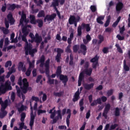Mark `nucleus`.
Masks as SVG:
<instances>
[{"instance_id": "48", "label": "nucleus", "mask_w": 130, "mask_h": 130, "mask_svg": "<svg viewBox=\"0 0 130 130\" xmlns=\"http://www.w3.org/2000/svg\"><path fill=\"white\" fill-rule=\"evenodd\" d=\"M115 47H116L117 50H118V52H120V53H121L122 52V50L121 49V48H120L119 44H116L115 45Z\"/></svg>"}, {"instance_id": "27", "label": "nucleus", "mask_w": 130, "mask_h": 130, "mask_svg": "<svg viewBox=\"0 0 130 130\" xmlns=\"http://www.w3.org/2000/svg\"><path fill=\"white\" fill-rule=\"evenodd\" d=\"M120 109L118 107H116L115 109V111H114V116L116 117H117L118 116H120Z\"/></svg>"}, {"instance_id": "38", "label": "nucleus", "mask_w": 130, "mask_h": 130, "mask_svg": "<svg viewBox=\"0 0 130 130\" xmlns=\"http://www.w3.org/2000/svg\"><path fill=\"white\" fill-rule=\"evenodd\" d=\"M79 48H80V46L79 45H75L73 47V52H74L75 53H77V52H78V51L79 50Z\"/></svg>"}, {"instance_id": "59", "label": "nucleus", "mask_w": 130, "mask_h": 130, "mask_svg": "<svg viewBox=\"0 0 130 130\" xmlns=\"http://www.w3.org/2000/svg\"><path fill=\"white\" fill-rule=\"evenodd\" d=\"M107 94L108 95V96H111V95H112V94H113V89H110L108 90Z\"/></svg>"}, {"instance_id": "3", "label": "nucleus", "mask_w": 130, "mask_h": 130, "mask_svg": "<svg viewBox=\"0 0 130 130\" xmlns=\"http://www.w3.org/2000/svg\"><path fill=\"white\" fill-rule=\"evenodd\" d=\"M25 55H30L31 57H34V54L37 52V49H32V45L29 44L28 46H25L24 47Z\"/></svg>"}, {"instance_id": "63", "label": "nucleus", "mask_w": 130, "mask_h": 130, "mask_svg": "<svg viewBox=\"0 0 130 130\" xmlns=\"http://www.w3.org/2000/svg\"><path fill=\"white\" fill-rule=\"evenodd\" d=\"M15 79H16V78L15 77V75H12L11 76L10 80H11V82H12V83H14V82H15Z\"/></svg>"}, {"instance_id": "43", "label": "nucleus", "mask_w": 130, "mask_h": 130, "mask_svg": "<svg viewBox=\"0 0 130 130\" xmlns=\"http://www.w3.org/2000/svg\"><path fill=\"white\" fill-rule=\"evenodd\" d=\"M66 113L68 114V115L67 116L66 119H70V118H71V115H72V114L71 113V109H67Z\"/></svg>"}, {"instance_id": "61", "label": "nucleus", "mask_w": 130, "mask_h": 130, "mask_svg": "<svg viewBox=\"0 0 130 130\" xmlns=\"http://www.w3.org/2000/svg\"><path fill=\"white\" fill-rule=\"evenodd\" d=\"M117 38L118 39V40H124V37L121 36L120 35H117Z\"/></svg>"}, {"instance_id": "60", "label": "nucleus", "mask_w": 130, "mask_h": 130, "mask_svg": "<svg viewBox=\"0 0 130 130\" xmlns=\"http://www.w3.org/2000/svg\"><path fill=\"white\" fill-rule=\"evenodd\" d=\"M55 116V110L54 111V112L52 113H51V115H50V118L51 119H54L55 118H54Z\"/></svg>"}, {"instance_id": "35", "label": "nucleus", "mask_w": 130, "mask_h": 130, "mask_svg": "<svg viewBox=\"0 0 130 130\" xmlns=\"http://www.w3.org/2000/svg\"><path fill=\"white\" fill-rule=\"evenodd\" d=\"M1 113H0V117L1 118H4L8 114V112L6 110H1Z\"/></svg>"}, {"instance_id": "58", "label": "nucleus", "mask_w": 130, "mask_h": 130, "mask_svg": "<svg viewBox=\"0 0 130 130\" xmlns=\"http://www.w3.org/2000/svg\"><path fill=\"white\" fill-rule=\"evenodd\" d=\"M10 73L12 74L14 73H16V69H15V64H13L11 67V70L9 71Z\"/></svg>"}, {"instance_id": "7", "label": "nucleus", "mask_w": 130, "mask_h": 130, "mask_svg": "<svg viewBox=\"0 0 130 130\" xmlns=\"http://www.w3.org/2000/svg\"><path fill=\"white\" fill-rule=\"evenodd\" d=\"M30 106V119L29 121V126L30 127V129H33V125H34V120H35V117L36 116L34 115L33 113V107H32V101L31 100L29 101Z\"/></svg>"}, {"instance_id": "17", "label": "nucleus", "mask_w": 130, "mask_h": 130, "mask_svg": "<svg viewBox=\"0 0 130 130\" xmlns=\"http://www.w3.org/2000/svg\"><path fill=\"white\" fill-rule=\"evenodd\" d=\"M84 78H85V75H84V72H81L79 76L78 79V87L81 86L82 85V81L84 80Z\"/></svg>"}, {"instance_id": "50", "label": "nucleus", "mask_w": 130, "mask_h": 130, "mask_svg": "<svg viewBox=\"0 0 130 130\" xmlns=\"http://www.w3.org/2000/svg\"><path fill=\"white\" fill-rule=\"evenodd\" d=\"M42 113H46V110L39 109L38 110V115H40V114H42Z\"/></svg>"}, {"instance_id": "1", "label": "nucleus", "mask_w": 130, "mask_h": 130, "mask_svg": "<svg viewBox=\"0 0 130 130\" xmlns=\"http://www.w3.org/2000/svg\"><path fill=\"white\" fill-rule=\"evenodd\" d=\"M45 61V56L43 55L40 57V59L37 61V64H40V68H43L45 66V74L48 78V81L47 82V84L49 85H54V79H50V75H49V63L50 62V59L48 58L46 62ZM45 62V63H44Z\"/></svg>"}, {"instance_id": "26", "label": "nucleus", "mask_w": 130, "mask_h": 130, "mask_svg": "<svg viewBox=\"0 0 130 130\" xmlns=\"http://www.w3.org/2000/svg\"><path fill=\"white\" fill-rule=\"evenodd\" d=\"M92 72H93V69L92 68H89L88 69H84V73L87 76H91L92 75Z\"/></svg>"}, {"instance_id": "4", "label": "nucleus", "mask_w": 130, "mask_h": 130, "mask_svg": "<svg viewBox=\"0 0 130 130\" xmlns=\"http://www.w3.org/2000/svg\"><path fill=\"white\" fill-rule=\"evenodd\" d=\"M23 86H21V89L23 94H26L28 91H31L32 87H29V82L27 80V78H24L22 80Z\"/></svg>"}, {"instance_id": "11", "label": "nucleus", "mask_w": 130, "mask_h": 130, "mask_svg": "<svg viewBox=\"0 0 130 130\" xmlns=\"http://www.w3.org/2000/svg\"><path fill=\"white\" fill-rule=\"evenodd\" d=\"M56 52L57 55L55 56V60L57 62H60V59H61V53H63V50L58 48H57Z\"/></svg>"}, {"instance_id": "8", "label": "nucleus", "mask_w": 130, "mask_h": 130, "mask_svg": "<svg viewBox=\"0 0 130 130\" xmlns=\"http://www.w3.org/2000/svg\"><path fill=\"white\" fill-rule=\"evenodd\" d=\"M98 40L96 39H93L92 41V43L93 45H96V44H98V45H100L103 41H104V36L101 35H98Z\"/></svg>"}, {"instance_id": "33", "label": "nucleus", "mask_w": 130, "mask_h": 130, "mask_svg": "<svg viewBox=\"0 0 130 130\" xmlns=\"http://www.w3.org/2000/svg\"><path fill=\"white\" fill-rule=\"evenodd\" d=\"M16 8L18 9L19 8V5H16V4H13L10 5L9 9L10 10L14 11V10H15Z\"/></svg>"}, {"instance_id": "41", "label": "nucleus", "mask_w": 130, "mask_h": 130, "mask_svg": "<svg viewBox=\"0 0 130 130\" xmlns=\"http://www.w3.org/2000/svg\"><path fill=\"white\" fill-rule=\"evenodd\" d=\"M0 30L3 31V33H9V29L8 28H7V27L6 28L5 27H1L0 26Z\"/></svg>"}, {"instance_id": "24", "label": "nucleus", "mask_w": 130, "mask_h": 130, "mask_svg": "<svg viewBox=\"0 0 130 130\" xmlns=\"http://www.w3.org/2000/svg\"><path fill=\"white\" fill-rule=\"evenodd\" d=\"M38 24L39 28H42L43 27V20L41 19H38L36 21V25Z\"/></svg>"}, {"instance_id": "36", "label": "nucleus", "mask_w": 130, "mask_h": 130, "mask_svg": "<svg viewBox=\"0 0 130 130\" xmlns=\"http://www.w3.org/2000/svg\"><path fill=\"white\" fill-rule=\"evenodd\" d=\"M20 121L21 122H24L25 121V118H26V113L25 112H22L20 115Z\"/></svg>"}, {"instance_id": "23", "label": "nucleus", "mask_w": 130, "mask_h": 130, "mask_svg": "<svg viewBox=\"0 0 130 130\" xmlns=\"http://www.w3.org/2000/svg\"><path fill=\"white\" fill-rule=\"evenodd\" d=\"M35 36V42H36V43H41L42 41V37H41V36H39L38 33H36Z\"/></svg>"}, {"instance_id": "18", "label": "nucleus", "mask_w": 130, "mask_h": 130, "mask_svg": "<svg viewBox=\"0 0 130 130\" xmlns=\"http://www.w3.org/2000/svg\"><path fill=\"white\" fill-rule=\"evenodd\" d=\"M88 100H89V103H91L90 106H95V105H97L98 104L97 101L96 100L93 101V95H92V94H90L88 96ZM92 101L93 102L92 103Z\"/></svg>"}, {"instance_id": "44", "label": "nucleus", "mask_w": 130, "mask_h": 130, "mask_svg": "<svg viewBox=\"0 0 130 130\" xmlns=\"http://www.w3.org/2000/svg\"><path fill=\"white\" fill-rule=\"evenodd\" d=\"M90 10L92 13H95L97 11V7L95 5H91L90 6Z\"/></svg>"}, {"instance_id": "14", "label": "nucleus", "mask_w": 130, "mask_h": 130, "mask_svg": "<svg viewBox=\"0 0 130 130\" xmlns=\"http://www.w3.org/2000/svg\"><path fill=\"white\" fill-rule=\"evenodd\" d=\"M59 77V80L60 81H62L64 87H66L67 86V83L69 81V77H68V76L64 75H61Z\"/></svg>"}, {"instance_id": "54", "label": "nucleus", "mask_w": 130, "mask_h": 130, "mask_svg": "<svg viewBox=\"0 0 130 130\" xmlns=\"http://www.w3.org/2000/svg\"><path fill=\"white\" fill-rule=\"evenodd\" d=\"M90 116H91V110H89L86 114V119H88L90 118Z\"/></svg>"}, {"instance_id": "16", "label": "nucleus", "mask_w": 130, "mask_h": 130, "mask_svg": "<svg viewBox=\"0 0 130 130\" xmlns=\"http://www.w3.org/2000/svg\"><path fill=\"white\" fill-rule=\"evenodd\" d=\"M18 70L19 71H22V72H23V73H25L26 72V66H24V62L20 61L18 63Z\"/></svg>"}, {"instance_id": "64", "label": "nucleus", "mask_w": 130, "mask_h": 130, "mask_svg": "<svg viewBox=\"0 0 130 130\" xmlns=\"http://www.w3.org/2000/svg\"><path fill=\"white\" fill-rule=\"evenodd\" d=\"M86 39L89 42H90V41H91V40H92V38H91V36L89 35H87L86 36Z\"/></svg>"}, {"instance_id": "5", "label": "nucleus", "mask_w": 130, "mask_h": 130, "mask_svg": "<svg viewBox=\"0 0 130 130\" xmlns=\"http://www.w3.org/2000/svg\"><path fill=\"white\" fill-rule=\"evenodd\" d=\"M81 17L80 16H78L77 18L75 15H70V17L69 19V23L70 25H74L75 27H77L78 25V23L80 22Z\"/></svg>"}, {"instance_id": "22", "label": "nucleus", "mask_w": 130, "mask_h": 130, "mask_svg": "<svg viewBox=\"0 0 130 130\" xmlns=\"http://www.w3.org/2000/svg\"><path fill=\"white\" fill-rule=\"evenodd\" d=\"M36 19L35 17V15H29V20H30V23L32 25H36Z\"/></svg>"}, {"instance_id": "15", "label": "nucleus", "mask_w": 130, "mask_h": 130, "mask_svg": "<svg viewBox=\"0 0 130 130\" xmlns=\"http://www.w3.org/2000/svg\"><path fill=\"white\" fill-rule=\"evenodd\" d=\"M78 53H82L83 55H86L87 53V46L84 44L80 45V50L78 51Z\"/></svg>"}, {"instance_id": "10", "label": "nucleus", "mask_w": 130, "mask_h": 130, "mask_svg": "<svg viewBox=\"0 0 130 130\" xmlns=\"http://www.w3.org/2000/svg\"><path fill=\"white\" fill-rule=\"evenodd\" d=\"M111 108V105H110V104H107L106 105L105 109L103 112V116L106 119H107V117H108L107 114H108V113L109 112V111L110 110Z\"/></svg>"}, {"instance_id": "32", "label": "nucleus", "mask_w": 130, "mask_h": 130, "mask_svg": "<svg viewBox=\"0 0 130 130\" xmlns=\"http://www.w3.org/2000/svg\"><path fill=\"white\" fill-rule=\"evenodd\" d=\"M99 60V56L96 55L93 58H91L90 60V62H98Z\"/></svg>"}, {"instance_id": "53", "label": "nucleus", "mask_w": 130, "mask_h": 130, "mask_svg": "<svg viewBox=\"0 0 130 130\" xmlns=\"http://www.w3.org/2000/svg\"><path fill=\"white\" fill-rule=\"evenodd\" d=\"M31 69H27V71L25 72V75L26 77H30V75H31Z\"/></svg>"}, {"instance_id": "52", "label": "nucleus", "mask_w": 130, "mask_h": 130, "mask_svg": "<svg viewBox=\"0 0 130 130\" xmlns=\"http://www.w3.org/2000/svg\"><path fill=\"white\" fill-rule=\"evenodd\" d=\"M27 29L28 27H27V26L24 25L22 28V33H29L27 31Z\"/></svg>"}, {"instance_id": "28", "label": "nucleus", "mask_w": 130, "mask_h": 130, "mask_svg": "<svg viewBox=\"0 0 130 130\" xmlns=\"http://www.w3.org/2000/svg\"><path fill=\"white\" fill-rule=\"evenodd\" d=\"M17 110L19 113H21V112H23L24 110H27V106L21 105V107L17 109Z\"/></svg>"}, {"instance_id": "29", "label": "nucleus", "mask_w": 130, "mask_h": 130, "mask_svg": "<svg viewBox=\"0 0 130 130\" xmlns=\"http://www.w3.org/2000/svg\"><path fill=\"white\" fill-rule=\"evenodd\" d=\"M102 20H104V16H101L96 18L97 22L101 25H103V21H102Z\"/></svg>"}, {"instance_id": "57", "label": "nucleus", "mask_w": 130, "mask_h": 130, "mask_svg": "<svg viewBox=\"0 0 130 130\" xmlns=\"http://www.w3.org/2000/svg\"><path fill=\"white\" fill-rule=\"evenodd\" d=\"M42 79V75L38 76L36 80V83H39V82H40Z\"/></svg>"}, {"instance_id": "21", "label": "nucleus", "mask_w": 130, "mask_h": 130, "mask_svg": "<svg viewBox=\"0 0 130 130\" xmlns=\"http://www.w3.org/2000/svg\"><path fill=\"white\" fill-rule=\"evenodd\" d=\"M79 99H80V91L78 90L75 92L74 95V98L72 100V101L73 102H77V101H78Z\"/></svg>"}, {"instance_id": "6", "label": "nucleus", "mask_w": 130, "mask_h": 130, "mask_svg": "<svg viewBox=\"0 0 130 130\" xmlns=\"http://www.w3.org/2000/svg\"><path fill=\"white\" fill-rule=\"evenodd\" d=\"M82 30H85L86 32H90L91 30V27L90 24H86L83 23L81 25H79L77 28L78 33H82Z\"/></svg>"}, {"instance_id": "30", "label": "nucleus", "mask_w": 130, "mask_h": 130, "mask_svg": "<svg viewBox=\"0 0 130 130\" xmlns=\"http://www.w3.org/2000/svg\"><path fill=\"white\" fill-rule=\"evenodd\" d=\"M27 61L28 62H29V67H28V69L31 70V69H34V63L35 62V61L33 60L32 62H31V61H30V60L29 59V58H27Z\"/></svg>"}, {"instance_id": "62", "label": "nucleus", "mask_w": 130, "mask_h": 130, "mask_svg": "<svg viewBox=\"0 0 130 130\" xmlns=\"http://www.w3.org/2000/svg\"><path fill=\"white\" fill-rule=\"evenodd\" d=\"M8 21H9L10 25H14L15 24V20L14 18H11V19H9Z\"/></svg>"}, {"instance_id": "13", "label": "nucleus", "mask_w": 130, "mask_h": 130, "mask_svg": "<svg viewBox=\"0 0 130 130\" xmlns=\"http://www.w3.org/2000/svg\"><path fill=\"white\" fill-rule=\"evenodd\" d=\"M11 83L9 80H7L5 84H2L3 86L4 87L5 90L6 91H11V90H12L13 88L12 87V86H11Z\"/></svg>"}, {"instance_id": "56", "label": "nucleus", "mask_w": 130, "mask_h": 130, "mask_svg": "<svg viewBox=\"0 0 130 130\" xmlns=\"http://www.w3.org/2000/svg\"><path fill=\"white\" fill-rule=\"evenodd\" d=\"M32 77H37V69H34L32 72Z\"/></svg>"}, {"instance_id": "19", "label": "nucleus", "mask_w": 130, "mask_h": 130, "mask_svg": "<svg viewBox=\"0 0 130 130\" xmlns=\"http://www.w3.org/2000/svg\"><path fill=\"white\" fill-rule=\"evenodd\" d=\"M122 9H123V3L120 2H118L116 6V12H120Z\"/></svg>"}, {"instance_id": "39", "label": "nucleus", "mask_w": 130, "mask_h": 130, "mask_svg": "<svg viewBox=\"0 0 130 130\" xmlns=\"http://www.w3.org/2000/svg\"><path fill=\"white\" fill-rule=\"evenodd\" d=\"M53 95L56 97H61V96L63 95V91H60L59 92H54Z\"/></svg>"}, {"instance_id": "51", "label": "nucleus", "mask_w": 130, "mask_h": 130, "mask_svg": "<svg viewBox=\"0 0 130 130\" xmlns=\"http://www.w3.org/2000/svg\"><path fill=\"white\" fill-rule=\"evenodd\" d=\"M31 99L32 101H36L37 103V102H39V98L38 97L32 96Z\"/></svg>"}, {"instance_id": "47", "label": "nucleus", "mask_w": 130, "mask_h": 130, "mask_svg": "<svg viewBox=\"0 0 130 130\" xmlns=\"http://www.w3.org/2000/svg\"><path fill=\"white\" fill-rule=\"evenodd\" d=\"M9 67L12 66V61H11V60L7 61L5 63V68H9Z\"/></svg>"}, {"instance_id": "46", "label": "nucleus", "mask_w": 130, "mask_h": 130, "mask_svg": "<svg viewBox=\"0 0 130 130\" xmlns=\"http://www.w3.org/2000/svg\"><path fill=\"white\" fill-rule=\"evenodd\" d=\"M102 51H103V53H105V54H106L109 52V48L104 47Z\"/></svg>"}, {"instance_id": "49", "label": "nucleus", "mask_w": 130, "mask_h": 130, "mask_svg": "<svg viewBox=\"0 0 130 130\" xmlns=\"http://www.w3.org/2000/svg\"><path fill=\"white\" fill-rule=\"evenodd\" d=\"M66 52L67 53H71L72 52V50H71V45H68L66 49Z\"/></svg>"}, {"instance_id": "45", "label": "nucleus", "mask_w": 130, "mask_h": 130, "mask_svg": "<svg viewBox=\"0 0 130 130\" xmlns=\"http://www.w3.org/2000/svg\"><path fill=\"white\" fill-rule=\"evenodd\" d=\"M117 126H118V124L115 123V124H114L113 125H111L110 126V127L109 129V130L115 129V128H116V127H117Z\"/></svg>"}, {"instance_id": "25", "label": "nucleus", "mask_w": 130, "mask_h": 130, "mask_svg": "<svg viewBox=\"0 0 130 130\" xmlns=\"http://www.w3.org/2000/svg\"><path fill=\"white\" fill-rule=\"evenodd\" d=\"M61 73H62V71H61V66H58L57 68V70L56 71V75L57 77H60V75H62L61 74Z\"/></svg>"}, {"instance_id": "37", "label": "nucleus", "mask_w": 130, "mask_h": 130, "mask_svg": "<svg viewBox=\"0 0 130 130\" xmlns=\"http://www.w3.org/2000/svg\"><path fill=\"white\" fill-rule=\"evenodd\" d=\"M6 92L7 91H6V89H5L3 85H1L0 86V96L3 95V94H6Z\"/></svg>"}, {"instance_id": "40", "label": "nucleus", "mask_w": 130, "mask_h": 130, "mask_svg": "<svg viewBox=\"0 0 130 130\" xmlns=\"http://www.w3.org/2000/svg\"><path fill=\"white\" fill-rule=\"evenodd\" d=\"M70 60L69 62L70 66H73L74 64V55L73 54H71L70 55Z\"/></svg>"}, {"instance_id": "34", "label": "nucleus", "mask_w": 130, "mask_h": 130, "mask_svg": "<svg viewBox=\"0 0 130 130\" xmlns=\"http://www.w3.org/2000/svg\"><path fill=\"white\" fill-rule=\"evenodd\" d=\"M58 1L59 0H55V1L52 2L50 7H53V8H54L55 7H58V6L59 5V2H58Z\"/></svg>"}, {"instance_id": "42", "label": "nucleus", "mask_w": 130, "mask_h": 130, "mask_svg": "<svg viewBox=\"0 0 130 130\" xmlns=\"http://www.w3.org/2000/svg\"><path fill=\"white\" fill-rule=\"evenodd\" d=\"M22 41H24L25 42V46H28V45H30V44L28 43V41H27V39H26V37L23 36L22 37Z\"/></svg>"}, {"instance_id": "55", "label": "nucleus", "mask_w": 130, "mask_h": 130, "mask_svg": "<svg viewBox=\"0 0 130 130\" xmlns=\"http://www.w3.org/2000/svg\"><path fill=\"white\" fill-rule=\"evenodd\" d=\"M18 84L20 86V89H21V87H23L22 86V85H23L22 83V77H20L18 79Z\"/></svg>"}, {"instance_id": "9", "label": "nucleus", "mask_w": 130, "mask_h": 130, "mask_svg": "<svg viewBox=\"0 0 130 130\" xmlns=\"http://www.w3.org/2000/svg\"><path fill=\"white\" fill-rule=\"evenodd\" d=\"M24 22L25 24H28L29 23V19H27V15L25 14V12H22L19 20V25L24 26Z\"/></svg>"}, {"instance_id": "12", "label": "nucleus", "mask_w": 130, "mask_h": 130, "mask_svg": "<svg viewBox=\"0 0 130 130\" xmlns=\"http://www.w3.org/2000/svg\"><path fill=\"white\" fill-rule=\"evenodd\" d=\"M57 115L55 117L54 119H53V122H52V124H54V123H56L58 119H62V116L61 115V112L60 110H57Z\"/></svg>"}, {"instance_id": "2", "label": "nucleus", "mask_w": 130, "mask_h": 130, "mask_svg": "<svg viewBox=\"0 0 130 130\" xmlns=\"http://www.w3.org/2000/svg\"><path fill=\"white\" fill-rule=\"evenodd\" d=\"M37 17L38 18H44V22H46V20H47L48 22H49V21L52 22V21L54 20V18H56V14L53 13L51 15L47 14L45 16V12L44 10H41L39 12Z\"/></svg>"}, {"instance_id": "20", "label": "nucleus", "mask_w": 130, "mask_h": 130, "mask_svg": "<svg viewBox=\"0 0 130 130\" xmlns=\"http://www.w3.org/2000/svg\"><path fill=\"white\" fill-rule=\"evenodd\" d=\"M94 83L87 84L85 83L83 84V87L85 89V90H91V89H93L94 88Z\"/></svg>"}, {"instance_id": "31", "label": "nucleus", "mask_w": 130, "mask_h": 130, "mask_svg": "<svg viewBox=\"0 0 130 130\" xmlns=\"http://www.w3.org/2000/svg\"><path fill=\"white\" fill-rule=\"evenodd\" d=\"M123 69L125 72H128V71L130 70L129 67L126 65V61L125 59L123 60Z\"/></svg>"}]
</instances>
